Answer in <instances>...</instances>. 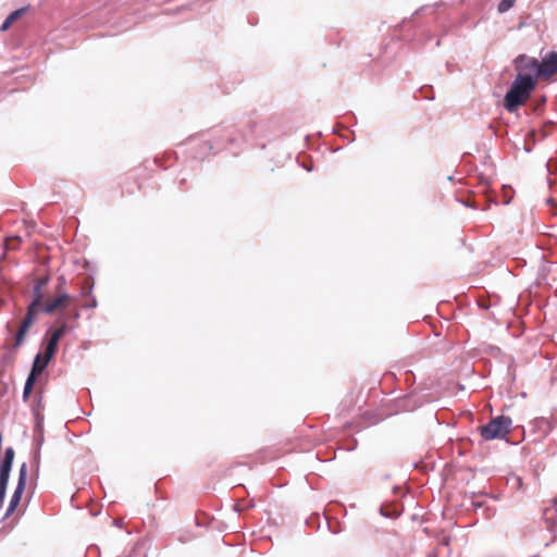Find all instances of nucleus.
<instances>
[{"label": "nucleus", "instance_id": "obj_1", "mask_svg": "<svg viewBox=\"0 0 557 557\" xmlns=\"http://www.w3.org/2000/svg\"><path fill=\"white\" fill-rule=\"evenodd\" d=\"M535 86L536 81L531 77L516 76L504 99L506 110L509 112L516 111L530 97Z\"/></svg>", "mask_w": 557, "mask_h": 557}, {"label": "nucleus", "instance_id": "obj_2", "mask_svg": "<svg viewBox=\"0 0 557 557\" xmlns=\"http://www.w3.org/2000/svg\"><path fill=\"white\" fill-rule=\"evenodd\" d=\"M44 298L45 294L42 292L41 284H36L33 288V300L28 305L26 315L15 335L14 347H20L24 343L28 329L34 323L38 312H40V308L44 305Z\"/></svg>", "mask_w": 557, "mask_h": 557}, {"label": "nucleus", "instance_id": "obj_3", "mask_svg": "<svg viewBox=\"0 0 557 557\" xmlns=\"http://www.w3.org/2000/svg\"><path fill=\"white\" fill-rule=\"evenodd\" d=\"M511 423L512 421L509 417H496L480 428V434L485 441L505 438L510 432Z\"/></svg>", "mask_w": 557, "mask_h": 557}, {"label": "nucleus", "instance_id": "obj_4", "mask_svg": "<svg viewBox=\"0 0 557 557\" xmlns=\"http://www.w3.org/2000/svg\"><path fill=\"white\" fill-rule=\"evenodd\" d=\"M515 69L518 72L517 76L522 77H531L532 79L537 82V78L540 75H537L539 72V60L529 57L527 54H519L513 60Z\"/></svg>", "mask_w": 557, "mask_h": 557}, {"label": "nucleus", "instance_id": "obj_5", "mask_svg": "<svg viewBox=\"0 0 557 557\" xmlns=\"http://www.w3.org/2000/svg\"><path fill=\"white\" fill-rule=\"evenodd\" d=\"M26 479H27V465L23 463L20 468L17 485H16L15 491L11 497L9 507H8L5 516H4L5 518L9 517L17 507V505L21 500L22 494L25 490Z\"/></svg>", "mask_w": 557, "mask_h": 557}, {"label": "nucleus", "instance_id": "obj_6", "mask_svg": "<svg viewBox=\"0 0 557 557\" xmlns=\"http://www.w3.org/2000/svg\"><path fill=\"white\" fill-rule=\"evenodd\" d=\"M13 460H14V449L12 447L5 448L4 458H3L2 465L0 467V487L1 488L8 487Z\"/></svg>", "mask_w": 557, "mask_h": 557}, {"label": "nucleus", "instance_id": "obj_7", "mask_svg": "<svg viewBox=\"0 0 557 557\" xmlns=\"http://www.w3.org/2000/svg\"><path fill=\"white\" fill-rule=\"evenodd\" d=\"M555 73H557V52L552 51L541 62L539 61L537 75L540 77H550Z\"/></svg>", "mask_w": 557, "mask_h": 557}, {"label": "nucleus", "instance_id": "obj_8", "mask_svg": "<svg viewBox=\"0 0 557 557\" xmlns=\"http://www.w3.org/2000/svg\"><path fill=\"white\" fill-rule=\"evenodd\" d=\"M69 300H70V295L66 293H62L53 300L48 301L47 304H44L40 308V311H42L47 314H51L59 308H65Z\"/></svg>", "mask_w": 557, "mask_h": 557}, {"label": "nucleus", "instance_id": "obj_9", "mask_svg": "<svg viewBox=\"0 0 557 557\" xmlns=\"http://www.w3.org/2000/svg\"><path fill=\"white\" fill-rule=\"evenodd\" d=\"M48 361L42 358V354H37L33 366H32V372L37 374L38 376L42 373V371L47 368Z\"/></svg>", "mask_w": 557, "mask_h": 557}, {"label": "nucleus", "instance_id": "obj_10", "mask_svg": "<svg viewBox=\"0 0 557 557\" xmlns=\"http://www.w3.org/2000/svg\"><path fill=\"white\" fill-rule=\"evenodd\" d=\"M66 332V323H62V325L53 331H50V337L49 339L51 341H54L55 343L59 344L61 337L65 334Z\"/></svg>", "mask_w": 557, "mask_h": 557}, {"label": "nucleus", "instance_id": "obj_11", "mask_svg": "<svg viewBox=\"0 0 557 557\" xmlns=\"http://www.w3.org/2000/svg\"><path fill=\"white\" fill-rule=\"evenodd\" d=\"M66 332V323H62V325L53 331H50V337L49 339L51 341H54L55 343L59 344L61 337L65 334Z\"/></svg>", "mask_w": 557, "mask_h": 557}, {"label": "nucleus", "instance_id": "obj_12", "mask_svg": "<svg viewBox=\"0 0 557 557\" xmlns=\"http://www.w3.org/2000/svg\"><path fill=\"white\" fill-rule=\"evenodd\" d=\"M517 0H502L498 3L497 11L503 14L509 11L516 3Z\"/></svg>", "mask_w": 557, "mask_h": 557}, {"label": "nucleus", "instance_id": "obj_13", "mask_svg": "<svg viewBox=\"0 0 557 557\" xmlns=\"http://www.w3.org/2000/svg\"><path fill=\"white\" fill-rule=\"evenodd\" d=\"M26 10H27V8L17 9V10L13 11L12 13H10L8 15L7 20L13 24L17 18H20L26 12Z\"/></svg>", "mask_w": 557, "mask_h": 557}, {"label": "nucleus", "instance_id": "obj_14", "mask_svg": "<svg viewBox=\"0 0 557 557\" xmlns=\"http://www.w3.org/2000/svg\"><path fill=\"white\" fill-rule=\"evenodd\" d=\"M37 377H38V375L30 371L28 376H27V380L25 382V386L34 387V384H35Z\"/></svg>", "mask_w": 557, "mask_h": 557}, {"label": "nucleus", "instance_id": "obj_15", "mask_svg": "<svg viewBox=\"0 0 557 557\" xmlns=\"http://www.w3.org/2000/svg\"><path fill=\"white\" fill-rule=\"evenodd\" d=\"M54 354H55L54 349L46 347L45 352L42 355V358L45 360H47L48 362H50V360H51V358L53 357Z\"/></svg>", "mask_w": 557, "mask_h": 557}, {"label": "nucleus", "instance_id": "obj_16", "mask_svg": "<svg viewBox=\"0 0 557 557\" xmlns=\"http://www.w3.org/2000/svg\"><path fill=\"white\" fill-rule=\"evenodd\" d=\"M32 391H33V387H28V386L24 385V391H23V399L24 400L28 399L29 395L32 394Z\"/></svg>", "mask_w": 557, "mask_h": 557}, {"label": "nucleus", "instance_id": "obj_17", "mask_svg": "<svg viewBox=\"0 0 557 557\" xmlns=\"http://www.w3.org/2000/svg\"><path fill=\"white\" fill-rule=\"evenodd\" d=\"M11 25H12V23H10V22L5 18V21H4V22L2 23V25L0 26V30H1V32H4V30L9 29Z\"/></svg>", "mask_w": 557, "mask_h": 557}, {"label": "nucleus", "instance_id": "obj_18", "mask_svg": "<svg viewBox=\"0 0 557 557\" xmlns=\"http://www.w3.org/2000/svg\"><path fill=\"white\" fill-rule=\"evenodd\" d=\"M5 494H7V488H1L0 487V507L3 505L4 498H5Z\"/></svg>", "mask_w": 557, "mask_h": 557}, {"label": "nucleus", "instance_id": "obj_19", "mask_svg": "<svg viewBox=\"0 0 557 557\" xmlns=\"http://www.w3.org/2000/svg\"><path fill=\"white\" fill-rule=\"evenodd\" d=\"M58 345H59V344H58V343H55L54 341L49 339V341H48V343H47V345H46V347H48V348H52V349H54V350L57 351Z\"/></svg>", "mask_w": 557, "mask_h": 557}, {"label": "nucleus", "instance_id": "obj_20", "mask_svg": "<svg viewBox=\"0 0 557 557\" xmlns=\"http://www.w3.org/2000/svg\"><path fill=\"white\" fill-rule=\"evenodd\" d=\"M48 282V278L47 277H41L37 281L36 284H41V288L47 284Z\"/></svg>", "mask_w": 557, "mask_h": 557}, {"label": "nucleus", "instance_id": "obj_21", "mask_svg": "<svg viewBox=\"0 0 557 557\" xmlns=\"http://www.w3.org/2000/svg\"><path fill=\"white\" fill-rule=\"evenodd\" d=\"M97 306V301L95 298L91 299V302L89 304L90 308H95Z\"/></svg>", "mask_w": 557, "mask_h": 557}, {"label": "nucleus", "instance_id": "obj_22", "mask_svg": "<svg viewBox=\"0 0 557 557\" xmlns=\"http://www.w3.org/2000/svg\"><path fill=\"white\" fill-rule=\"evenodd\" d=\"M207 146H208V149H209V150H211V149H212V146H211V145L207 144Z\"/></svg>", "mask_w": 557, "mask_h": 557}]
</instances>
